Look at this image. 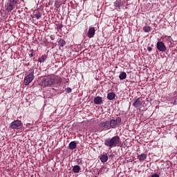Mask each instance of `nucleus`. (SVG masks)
Masks as SVG:
<instances>
[{"label":"nucleus","instance_id":"18","mask_svg":"<svg viewBox=\"0 0 177 177\" xmlns=\"http://www.w3.org/2000/svg\"><path fill=\"white\" fill-rule=\"evenodd\" d=\"M45 60H46V56L45 55H42L41 57L38 59V62H39V63H44Z\"/></svg>","mask_w":177,"mask_h":177},{"label":"nucleus","instance_id":"9","mask_svg":"<svg viewBox=\"0 0 177 177\" xmlns=\"http://www.w3.org/2000/svg\"><path fill=\"white\" fill-rule=\"evenodd\" d=\"M87 35L88 38H93V37L95 35V28L91 27L88 29Z\"/></svg>","mask_w":177,"mask_h":177},{"label":"nucleus","instance_id":"7","mask_svg":"<svg viewBox=\"0 0 177 177\" xmlns=\"http://www.w3.org/2000/svg\"><path fill=\"white\" fill-rule=\"evenodd\" d=\"M156 48L159 52H165L167 50V46H165V44L162 41H158Z\"/></svg>","mask_w":177,"mask_h":177},{"label":"nucleus","instance_id":"16","mask_svg":"<svg viewBox=\"0 0 177 177\" xmlns=\"http://www.w3.org/2000/svg\"><path fill=\"white\" fill-rule=\"evenodd\" d=\"M80 171H81V167L79 165H75L73 167V171L75 174H78V172H80Z\"/></svg>","mask_w":177,"mask_h":177},{"label":"nucleus","instance_id":"2","mask_svg":"<svg viewBox=\"0 0 177 177\" xmlns=\"http://www.w3.org/2000/svg\"><path fill=\"white\" fill-rule=\"evenodd\" d=\"M104 145L105 146H107V147H110V149L113 147H116V146H118V145H120V136H116L111 139L106 140L104 141Z\"/></svg>","mask_w":177,"mask_h":177},{"label":"nucleus","instance_id":"5","mask_svg":"<svg viewBox=\"0 0 177 177\" xmlns=\"http://www.w3.org/2000/svg\"><path fill=\"white\" fill-rule=\"evenodd\" d=\"M15 8H16V3L9 0V2L6 6V10L7 12H12V9H15Z\"/></svg>","mask_w":177,"mask_h":177},{"label":"nucleus","instance_id":"13","mask_svg":"<svg viewBox=\"0 0 177 177\" xmlns=\"http://www.w3.org/2000/svg\"><path fill=\"white\" fill-rule=\"evenodd\" d=\"M107 99L109 100H114L115 99V93L111 92L107 94Z\"/></svg>","mask_w":177,"mask_h":177},{"label":"nucleus","instance_id":"25","mask_svg":"<svg viewBox=\"0 0 177 177\" xmlns=\"http://www.w3.org/2000/svg\"><path fill=\"white\" fill-rule=\"evenodd\" d=\"M33 56H34V54H32V53L30 54V57H32Z\"/></svg>","mask_w":177,"mask_h":177},{"label":"nucleus","instance_id":"22","mask_svg":"<svg viewBox=\"0 0 177 177\" xmlns=\"http://www.w3.org/2000/svg\"><path fill=\"white\" fill-rule=\"evenodd\" d=\"M66 92L68 93H71V88H70V87H68V88H66Z\"/></svg>","mask_w":177,"mask_h":177},{"label":"nucleus","instance_id":"20","mask_svg":"<svg viewBox=\"0 0 177 177\" xmlns=\"http://www.w3.org/2000/svg\"><path fill=\"white\" fill-rule=\"evenodd\" d=\"M35 17L37 19V20L39 19H41V16H42V14H41V12H36L35 14Z\"/></svg>","mask_w":177,"mask_h":177},{"label":"nucleus","instance_id":"3","mask_svg":"<svg viewBox=\"0 0 177 177\" xmlns=\"http://www.w3.org/2000/svg\"><path fill=\"white\" fill-rule=\"evenodd\" d=\"M34 80V71H32V73L28 74L24 80V84L27 86V85H30V84H31V82H32V81Z\"/></svg>","mask_w":177,"mask_h":177},{"label":"nucleus","instance_id":"6","mask_svg":"<svg viewBox=\"0 0 177 177\" xmlns=\"http://www.w3.org/2000/svg\"><path fill=\"white\" fill-rule=\"evenodd\" d=\"M55 82V79L48 77L47 78L44 79L42 81V85H44L45 86H50Z\"/></svg>","mask_w":177,"mask_h":177},{"label":"nucleus","instance_id":"15","mask_svg":"<svg viewBox=\"0 0 177 177\" xmlns=\"http://www.w3.org/2000/svg\"><path fill=\"white\" fill-rule=\"evenodd\" d=\"M69 149L71 150H74L75 149H77V143L75 141H72L69 143Z\"/></svg>","mask_w":177,"mask_h":177},{"label":"nucleus","instance_id":"21","mask_svg":"<svg viewBox=\"0 0 177 177\" xmlns=\"http://www.w3.org/2000/svg\"><path fill=\"white\" fill-rule=\"evenodd\" d=\"M151 28H150V26H145L143 28V30L145 31V32H150V30Z\"/></svg>","mask_w":177,"mask_h":177},{"label":"nucleus","instance_id":"11","mask_svg":"<svg viewBox=\"0 0 177 177\" xmlns=\"http://www.w3.org/2000/svg\"><path fill=\"white\" fill-rule=\"evenodd\" d=\"M138 160H139V161L142 162V161H145V160H146V158H147V155L146 153H142L140 155H138L137 156Z\"/></svg>","mask_w":177,"mask_h":177},{"label":"nucleus","instance_id":"10","mask_svg":"<svg viewBox=\"0 0 177 177\" xmlns=\"http://www.w3.org/2000/svg\"><path fill=\"white\" fill-rule=\"evenodd\" d=\"M94 103L95 104H100L101 103H103V99L100 96L95 97L94 98Z\"/></svg>","mask_w":177,"mask_h":177},{"label":"nucleus","instance_id":"23","mask_svg":"<svg viewBox=\"0 0 177 177\" xmlns=\"http://www.w3.org/2000/svg\"><path fill=\"white\" fill-rule=\"evenodd\" d=\"M147 50H148L149 52H151V50H153V48L149 46V47H147Z\"/></svg>","mask_w":177,"mask_h":177},{"label":"nucleus","instance_id":"19","mask_svg":"<svg viewBox=\"0 0 177 177\" xmlns=\"http://www.w3.org/2000/svg\"><path fill=\"white\" fill-rule=\"evenodd\" d=\"M58 44L59 45V46H64L66 45V41L60 39L59 41H58Z\"/></svg>","mask_w":177,"mask_h":177},{"label":"nucleus","instance_id":"14","mask_svg":"<svg viewBox=\"0 0 177 177\" xmlns=\"http://www.w3.org/2000/svg\"><path fill=\"white\" fill-rule=\"evenodd\" d=\"M122 5V0H116L114 2V6L115 8H118L120 9L121 8V6Z\"/></svg>","mask_w":177,"mask_h":177},{"label":"nucleus","instance_id":"4","mask_svg":"<svg viewBox=\"0 0 177 177\" xmlns=\"http://www.w3.org/2000/svg\"><path fill=\"white\" fill-rule=\"evenodd\" d=\"M23 127V123L20 120H15L10 124L12 129H20Z\"/></svg>","mask_w":177,"mask_h":177},{"label":"nucleus","instance_id":"1","mask_svg":"<svg viewBox=\"0 0 177 177\" xmlns=\"http://www.w3.org/2000/svg\"><path fill=\"white\" fill-rule=\"evenodd\" d=\"M121 122V118L118 117L115 119H112L111 120H107L106 122H102L100 123V128L104 129H111V128L114 129Z\"/></svg>","mask_w":177,"mask_h":177},{"label":"nucleus","instance_id":"12","mask_svg":"<svg viewBox=\"0 0 177 177\" xmlns=\"http://www.w3.org/2000/svg\"><path fill=\"white\" fill-rule=\"evenodd\" d=\"M100 160L102 162H106L107 160H109V156L107 154L100 156Z\"/></svg>","mask_w":177,"mask_h":177},{"label":"nucleus","instance_id":"8","mask_svg":"<svg viewBox=\"0 0 177 177\" xmlns=\"http://www.w3.org/2000/svg\"><path fill=\"white\" fill-rule=\"evenodd\" d=\"M142 97H138V98H134L133 99V104L132 106L133 107H136L138 109V107H140V105L142 104Z\"/></svg>","mask_w":177,"mask_h":177},{"label":"nucleus","instance_id":"17","mask_svg":"<svg viewBox=\"0 0 177 177\" xmlns=\"http://www.w3.org/2000/svg\"><path fill=\"white\" fill-rule=\"evenodd\" d=\"M120 80H125L127 78V73L125 72H122L119 75Z\"/></svg>","mask_w":177,"mask_h":177},{"label":"nucleus","instance_id":"26","mask_svg":"<svg viewBox=\"0 0 177 177\" xmlns=\"http://www.w3.org/2000/svg\"><path fill=\"white\" fill-rule=\"evenodd\" d=\"M59 81H60V78H59Z\"/></svg>","mask_w":177,"mask_h":177},{"label":"nucleus","instance_id":"24","mask_svg":"<svg viewBox=\"0 0 177 177\" xmlns=\"http://www.w3.org/2000/svg\"><path fill=\"white\" fill-rule=\"evenodd\" d=\"M151 177H160V176L157 174H153Z\"/></svg>","mask_w":177,"mask_h":177}]
</instances>
